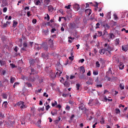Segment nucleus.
Here are the masks:
<instances>
[{
	"instance_id": "obj_12",
	"label": "nucleus",
	"mask_w": 128,
	"mask_h": 128,
	"mask_svg": "<svg viewBox=\"0 0 128 128\" xmlns=\"http://www.w3.org/2000/svg\"><path fill=\"white\" fill-rule=\"evenodd\" d=\"M29 64L30 66H34L36 65V60L32 58H30L29 60Z\"/></svg>"
},
{
	"instance_id": "obj_48",
	"label": "nucleus",
	"mask_w": 128,
	"mask_h": 128,
	"mask_svg": "<svg viewBox=\"0 0 128 128\" xmlns=\"http://www.w3.org/2000/svg\"><path fill=\"white\" fill-rule=\"evenodd\" d=\"M6 74V70H2L1 74H2V76H4Z\"/></svg>"
},
{
	"instance_id": "obj_38",
	"label": "nucleus",
	"mask_w": 128,
	"mask_h": 128,
	"mask_svg": "<svg viewBox=\"0 0 128 128\" xmlns=\"http://www.w3.org/2000/svg\"><path fill=\"white\" fill-rule=\"evenodd\" d=\"M79 78L80 80H86V76L84 75V74H82L81 76H80L79 77Z\"/></svg>"
},
{
	"instance_id": "obj_22",
	"label": "nucleus",
	"mask_w": 128,
	"mask_h": 128,
	"mask_svg": "<svg viewBox=\"0 0 128 128\" xmlns=\"http://www.w3.org/2000/svg\"><path fill=\"white\" fill-rule=\"evenodd\" d=\"M34 48H35V50H40V48H42V46L40 47V44H35Z\"/></svg>"
},
{
	"instance_id": "obj_21",
	"label": "nucleus",
	"mask_w": 128,
	"mask_h": 128,
	"mask_svg": "<svg viewBox=\"0 0 128 128\" xmlns=\"http://www.w3.org/2000/svg\"><path fill=\"white\" fill-rule=\"evenodd\" d=\"M80 72H82V74L86 72V69L84 68V66H80Z\"/></svg>"
},
{
	"instance_id": "obj_29",
	"label": "nucleus",
	"mask_w": 128,
	"mask_h": 128,
	"mask_svg": "<svg viewBox=\"0 0 128 128\" xmlns=\"http://www.w3.org/2000/svg\"><path fill=\"white\" fill-rule=\"evenodd\" d=\"M6 62V60H0V66H4Z\"/></svg>"
},
{
	"instance_id": "obj_5",
	"label": "nucleus",
	"mask_w": 128,
	"mask_h": 128,
	"mask_svg": "<svg viewBox=\"0 0 128 128\" xmlns=\"http://www.w3.org/2000/svg\"><path fill=\"white\" fill-rule=\"evenodd\" d=\"M96 82V86L97 88H102V81L98 80V78H97L95 80Z\"/></svg>"
},
{
	"instance_id": "obj_37",
	"label": "nucleus",
	"mask_w": 128,
	"mask_h": 128,
	"mask_svg": "<svg viewBox=\"0 0 128 128\" xmlns=\"http://www.w3.org/2000/svg\"><path fill=\"white\" fill-rule=\"evenodd\" d=\"M2 106L5 108H8V102H4L2 104Z\"/></svg>"
},
{
	"instance_id": "obj_17",
	"label": "nucleus",
	"mask_w": 128,
	"mask_h": 128,
	"mask_svg": "<svg viewBox=\"0 0 128 128\" xmlns=\"http://www.w3.org/2000/svg\"><path fill=\"white\" fill-rule=\"evenodd\" d=\"M99 52L100 54H104L105 52H106V51L104 48H103L99 50Z\"/></svg>"
},
{
	"instance_id": "obj_33",
	"label": "nucleus",
	"mask_w": 128,
	"mask_h": 128,
	"mask_svg": "<svg viewBox=\"0 0 128 128\" xmlns=\"http://www.w3.org/2000/svg\"><path fill=\"white\" fill-rule=\"evenodd\" d=\"M30 70L31 73L30 74H34H34H36V70H34V68H32Z\"/></svg>"
},
{
	"instance_id": "obj_28",
	"label": "nucleus",
	"mask_w": 128,
	"mask_h": 128,
	"mask_svg": "<svg viewBox=\"0 0 128 128\" xmlns=\"http://www.w3.org/2000/svg\"><path fill=\"white\" fill-rule=\"evenodd\" d=\"M14 122H12V121H10V124H9V126L10 128H14Z\"/></svg>"
},
{
	"instance_id": "obj_20",
	"label": "nucleus",
	"mask_w": 128,
	"mask_h": 128,
	"mask_svg": "<svg viewBox=\"0 0 128 128\" xmlns=\"http://www.w3.org/2000/svg\"><path fill=\"white\" fill-rule=\"evenodd\" d=\"M51 114L52 116H56L58 114V110L56 109H54L52 110L51 111Z\"/></svg>"
},
{
	"instance_id": "obj_36",
	"label": "nucleus",
	"mask_w": 128,
	"mask_h": 128,
	"mask_svg": "<svg viewBox=\"0 0 128 128\" xmlns=\"http://www.w3.org/2000/svg\"><path fill=\"white\" fill-rule=\"evenodd\" d=\"M100 122L101 124H104V118L102 117L101 119L100 120Z\"/></svg>"
},
{
	"instance_id": "obj_63",
	"label": "nucleus",
	"mask_w": 128,
	"mask_h": 128,
	"mask_svg": "<svg viewBox=\"0 0 128 128\" xmlns=\"http://www.w3.org/2000/svg\"><path fill=\"white\" fill-rule=\"evenodd\" d=\"M44 2L46 4L48 5V4H50V0H44Z\"/></svg>"
},
{
	"instance_id": "obj_15",
	"label": "nucleus",
	"mask_w": 128,
	"mask_h": 128,
	"mask_svg": "<svg viewBox=\"0 0 128 128\" xmlns=\"http://www.w3.org/2000/svg\"><path fill=\"white\" fill-rule=\"evenodd\" d=\"M73 8L76 10H78L80 8V4H74L73 5Z\"/></svg>"
},
{
	"instance_id": "obj_19",
	"label": "nucleus",
	"mask_w": 128,
	"mask_h": 128,
	"mask_svg": "<svg viewBox=\"0 0 128 128\" xmlns=\"http://www.w3.org/2000/svg\"><path fill=\"white\" fill-rule=\"evenodd\" d=\"M108 38H110V40H114V38H116V36L114 34V33H110L109 34H108Z\"/></svg>"
},
{
	"instance_id": "obj_45",
	"label": "nucleus",
	"mask_w": 128,
	"mask_h": 128,
	"mask_svg": "<svg viewBox=\"0 0 128 128\" xmlns=\"http://www.w3.org/2000/svg\"><path fill=\"white\" fill-rule=\"evenodd\" d=\"M111 13L110 12H108L107 14H106V18H111Z\"/></svg>"
},
{
	"instance_id": "obj_16",
	"label": "nucleus",
	"mask_w": 128,
	"mask_h": 128,
	"mask_svg": "<svg viewBox=\"0 0 128 128\" xmlns=\"http://www.w3.org/2000/svg\"><path fill=\"white\" fill-rule=\"evenodd\" d=\"M92 10L90 9H86L85 10V14H88V16H90V14H92Z\"/></svg>"
},
{
	"instance_id": "obj_9",
	"label": "nucleus",
	"mask_w": 128,
	"mask_h": 128,
	"mask_svg": "<svg viewBox=\"0 0 128 128\" xmlns=\"http://www.w3.org/2000/svg\"><path fill=\"white\" fill-rule=\"evenodd\" d=\"M24 104V103L22 102H18L17 106H20V108H26V105Z\"/></svg>"
},
{
	"instance_id": "obj_47",
	"label": "nucleus",
	"mask_w": 128,
	"mask_h": 128,
	"mask_svg": "<svg viewBox=\"0 0 128 128\" xmlns=\"http://www.w3.org/2000/svg\"><path fill=\"white\" fill-rule=\"evenodd\" d=\"M96 68H100V62H98V61L96 62Z\"/></svg>"
},
{
	"instance_id": "obj_13",
	"label": "nucleus",
	"mask_w": 128,
	"mask_h": 128,
	"mask_svg": "<svg viewBox=\"0 0 128 128\" xmlns=\"http://www.w3.org/2000/svg\"><path fill=\"white\" fill-rule=\"evenodd\" d=\"M119 70H124V65L122 62H120L118 64Z\"/></svg>"
},
{
	"instance_id": "obj_2",
	"label": "nucleus",
	"mask_w": 128,
	"mask_h": 128,
	"mask_svg": "<svg viewBox=\"0 0 128 128\" xmlns=\"http://www.w3.org/2000/svg\"><path fill=\"white\" fill-rule=\"evenodd\" d=\"M51 38H49L48 40V44L50 46V48H54V38H56V34H54L50 36Z\"/></svg>"
},
{
	"instance_id": "obj_39",
	"label": "nucleus",
	"mask_w": 128,
	"mask_h": 128,
	"mask_svg": "<svg viewBox=\"0 0 128 128\" xmlns=\"http://www.w3.org/2000/svg\"><path fill=\"white\" fill-rule=\"evenodd\" d=\"M42 124V120H39L38 122H37V126L38 128H40V124Z\"/></svg>"
},
{
	"instance_id": "obj_3",
	"label": "nucleus",
	"mask_w": 128,
	"mask_h": 128,
	"mask_svg": "<svg viewBox=\"0 0 128 128\" xmlns=\"http://www.w3.org/2000/svg\"><path fill=\"white\" fill-rule=\"evenodd\" d=\"M26 80L30 82H36V78H34V75L32 74H30L28 77H26Z\"/></svg>"
},
{
	"instance_id": "obj_49",
	"label": "nucleus",
	"mask_w": 128,
	"mask_h": 128,
	"mask_svg": "<svg viewBox=\"0 0 128 128\" xmlns=\"http://www.w3.org/2000/svg\"><path fill=\"white\" fill-rule=\"evenodd\" d=\"M42 56L44 58H48V55H46V54H42Z\"/></svg>"
},
{
	"instance_id": "obj_7",
	"label": "nucleus",
	"mask_w": 128,
	"mask_h": 128,
	"mask_svg": "<svg viewBox=\"0 0 128 128\" xmlns=\"http://www.w3.org/2000/svg\"><path fill=\"white\" fill-rule=\"evenodd\" d=\"M28 43L26 42H24L23 43V48L20 49V52L22 54H24V52H28Z\"/></svg>"
},
{
	"instance_id": "obj_35",
	"label": "nucleus",
	"mask_w": 128,
	"mask_h": 128,
	"mask_svg": "<svg viewBox=\"0 0 128 128\" xmlns=\"http://www.w3.org/2000/svg\"><path fill=\"white\" fill-rule=\"evenodd\" d=\"M116 46H118L120 44V38H116L115 40Z\"/></svg>"
},
{
	"instance_id": "obj_4",
	"label": "nucleus",
	"mask_w": 128,
	"mask_h": 128,
	"mask_svg": "<svg viewBox=\"0 0 128 128\" xmlns=\"http://www.w3.org/2000/svg\"><path fill=\"white\" fill-rule=\"evenodd\" d=\"M8 84V79H4L2 81H0V87L4 88V86H7Z\"/></svg>"
},
{
	"instance_id": "obj_41",
	"label": "nucleus",
	"mask_w": 128,
	"mask_h": 128,
	"mask_svg": "<svg viewBox=\"0 0 128 128\" xmlns=\"http://www.w3.org/2000/svg\"><path fill=\"white\" fill-rule=\"evenodd\" d=\"M94 102L93 100H90L89 102L88 103L89 106H94V102Z\"/></svg>"
},
{
	"instance_id": "obj_43",
	"label": "nucleus",
	"mask_w": 128,
	"mask_h": 128,
	"mask_svg": "<svg viewBox=\"0 0 128 128\" xmlns=\"http://www.w3.org/2000/svg\"><path fill=\"white\" fill-rule=\"evenodd\" d=\"M2 96L3 98L6 100V98H8V94H4L2 95Z\"/></svg>"
},
{
	"instance_id": "obj_1",
	"label": "nucleus",
	"mask_w": 128,
	"mask_h": 128,
	"mask_svg": "<svg viewBox=\"0 0 128 128\" xmlns=\"http://www.w3.org/2000/svg\"><path fill=\"white\" fill-rule=\"evenodd\" d=\"M104 48H105V50H106V52H108L109 54H110V52H112L114 48V46H110V44H108V43H106L105 44H104Z\"/></svg>"
},
{
	"instance_id": "obj_57",
	"label": "nucleus",
	"mask_w": 128,
	"mask_h": 128,
	"mask_svg": "<svg viewBox=\"0 0 128 128\" xmlns=\"http://www.w3.org/2000/svg\"><path fill=\"white\" fill-rule=\"evenodd\" d=\"M116 114H120V110L118 108L116 109Z\"/></svg>"
},
{
	"instance_id": "obj_27",
	"label": "nucleus",
	"mask_w": 128,
	"mask_h": 128,
	"mask_svg": "<svg viewBox=\"0 0 128 128\" xmlns=\"http://www.w3.org/2000/svg\"><path fill=\"white\" fill-rule=\"evenodd\" d=\"M85 108L86 107L84 106V104L82 103L79 106V110H84Z\"/></svg>"
},
{
	"instance_id": "obj_25",
	"label": "nucleus",
	"mask_w": 128,
	"mask_h": 128,
	"mask_svg": "<svg viewBox=\"0 0 128 128\" xmlns=\"http://www.w3.org/2000/svg\"><path fill=\"white\" fill-rule=\"evenodd\" d=\"M18 22L16 20H13V24H12V27L13 28H16V26H18Z\"/></svg>"
},
{
	"instance_id": "obj_31",
	"label": "nucleus",
	"mask_w": 128,
	"mask_h": 128,
	"mask_svg": "<svg viewBox=\"0 0 128 128\" xmlns=\"http://www.w3.org/2000/svg\"><path fill=\"white\" fill-rule=\"evenodd\" d=\"M50 76H51V78L54 80V78H56V74L54 72H52L50 74Z\"/></svg>"
},
{
	"instance_id": "obj_59",
	"label": "nucleus",
	"mask_w": 128,
	"mask_h": 128,
	"mask_svg": "<svg viewBox=\"0 0 128 128\" xmlns=\"http://www.w3.org/2000/svg\"><path fill=\"white\" fill-rule=\"evenodd\" d=\"M56 104H58V102H56V101H54V103L52 102V106H56Z\"/></svg>"
},
{
	"instance_id": "obj_24",
	"label": "nucleus",
	"mask_w": 128,
	"mask_h": 128,
	"mask_svg": "<svg viewBox=\"0 0 128 128\" xmlns=\"http://www.w3.org/2000/svg\"><path fill=\"white\" fill-rule=\"evenodd\" d=\"M103 26L105 30H110V26L108 24H104Z\"/></svg>"
},
{
	"instance_id": "obj_58",
	"label": "nucleus",
	"mask_w": 128,
	"mask_h": 128,
	"mask_svg": "<svg viewBox=\"0 0 128 128\" xmlns=\"http://www.w3.org/2000/svg\"><path fill=\"white\" fill-rule=\"evenodd\" d=\"M8 26V24L6 23H4L2 26V28H6Z\"/></svg>"
},
{
	"instance_id": "obj_60",
	"label": "nucleus",
	"mask_w": 128,
	"mask_h": 128,
	"mask_svg": "<svg viewBox=\"0 0 128 128\" xmlns=\"http://www.w3.org/2000/svg\"><path fill=\"white\" fill-rule=\"evenodd\" d=\"M74 56H70L68 58L69 60H70L72 62V60H74Z\"/></svg>"
},
{
	"instance_id": "obj_53",
	"label": "nucleus",
	"mask_w": 128,
	"mask_h": 128,
	"mask_svg": "<svg viewBox=\"0 0 128 128\" xmlns=\"http://www.w3.org/2000/svg\"><path fill=\"white\" fill-rule=\"evenodd\" d=\"M108 32H106V30H104V34H103V36H108Z\"/></svg>"
},
{
	"instance_id": "obj_54",
	"label": "nucleus",
	"mask_w": 128,
	"mask_h": 128,
	"mask_svg": "<svg viewBox=\"0 0 128 128\" xmlns=\"http://www.w3.org/2000/svg\"><path fill=\"white\" fill-rule=\"evenodd\" d=\"M93 74H94V76H98V72L94 70V71H93Z\"/></svg>"
},
{
	"instance_id": "obj_46",
	"label": "nucleus",
	"mask_w": 128,
	"mask_h": 128,
	"mask_svg": "<svg viewBox=\"0 0 128 128\" xmlns=\"http://www.w3.org/2000/svg\"><path fill=\"white\" fill-rule=\"evenodd\" d=\"M2 4H4V6H8V2H6V0H2Z\"/></svg>"
},
{
	"instance_id": "obj_6",
	"label": "nucleus",
	"mask_w": 128,
	"mask_h": 128,
	"mask_svg": "<svg viewBox=\"0 0 128 128\" xmlns=\"http://www.w3.org/2000/svg\"><path fill=\"white\" fill-rule=\"evenodd\" d=\"M56 70H58V72H56V74L58 76H60V74H62V65L57 66Z\"/></svg>"
},
{
	"instance_id": "obj_64",
	"label": "nucleus",
	"mask_w": 128,
	"mask_h": 128,
	"mask_svg": "<svg viewBox=\"0 0 128 128\" xmlns=\"http://www.w3.org/2000/svg\"><path fill=\"white\" fill-rule=\"evenodd\" d=\"M84 114H86V112H88V110L86 107L84 108Z\"/></svg>"
},
{
	"instance_id": "obj_55",
	"label": "nucleus",
	"mask_w": 128,
	"mask_h": 128,
	"mask_svg": "<svg viewBox=\"0 0 128 128\" xmlns=\"http://www.w3.org/2000/svg\"><path fill=\"white\" fill-rule=\"evenodd\" d=\"M38 112H40V110H42V112H44V107L38 108Z\"/></svg>"
},
{
	"instance_id": "obj_18",
	"label": "nucleus",
	"mask_w": 128,
	"mask_h": 128,
	"mask_svg": "<svg viewBox=\"0 0 128 128\" xmlns=\"http://www.w3.org/2000/svg\"><path fill=\"white\" fill-rule=\"evenodd\" d=\"M50 68V66H46L44 69L46 72H47L48 74H49L50 72H52V70Z\"/></svg>"
},
{
	"instance_id": "obj_32",
	"label": "nucleus",
	"mask_w": 128,
	"mask_h": 128,
	"mask_svg": "<svg viewBox=\"0 0 128 128\" xmlns=\"http://www.w3.org/2000/svg\"><path fill=\"white\" fill-rule=\"evenodd\" d=\"M16 82V78L14 77H11L10 80V82L11 84H14Z\"/></svg>"
},
{
	"instance_id": "obj_61",
	"label": "nucleus",
	"mask_w": 128,
	"mask_h": 128,
	"mask_svg": "<svg viewBox=\"0 0 128 128\" xmlns=\"http://www.w3.org/2000/svg\"><path fill=\"white\" fill-rule=\"evenodd\" d=\"M66 110H70V106H68V105H66Z\"/></svg>"
},
{
	"instance_id": "obj_14",
	"label": "nucleus",
	"mask_w": 128,
	"mask_h": 128,
	"mask_svg": "<svg viewBox=\"0 0 128 128\" xmlns=\"http://www.w3.org/2000/svg\"><path fill=\"white\" fill-rule=\"evenodd\" d=\"M110 74H112V70L111 68H108V70L106 73V77L108 76Z\"/></svg>"
},
{
	"instance_id": "obj_50",
	"label": "nucleus",
	"mask_w": 128,
	"mask_h": 128,
	"mask_svg": "<svg viewBox=\"0 0 128 128\" xmlns=\"http://www.w3.org/2000/svg\"><path fill=\"white\" fill-rule=\"evenodd\" d=\"M80 84H76V88H77V90H80Z\"/></svg>"
},
{
	"instance_id": "obj_62",
	"label": "nucleus",
	"mask_w": 128,
	"mask_h": 128,
	"mask_svg": "<svg viewBox=\"0 0 128 128\" xmlns=\"http://www.w3.org/2000/svg\"><path fill=\"white\" fill-rule=\"evenodd\" d=\"M62 96L63 98H68V94H64V93H62Z\"/></svg>"
},
{
	"instance_id": "obj_30",
	"label": "nucleus",
	"mask_w": 128,
	"mask_h": 128,
	"mask_svg": "<svg viewBox=\"0 0 128 128\" xmlns=\"http://www.w3.org/2000/svg\"><path fill=\"white\" fill-rule=\"evenodd\" d=\"M64 86L67 88H68L70 87V84L68 82L66 81L64 84Z\"/></svg>"
},
{
	"instance_id": "obj_51",
	"label": "nucleus",
	"mask_w": 128,
	"mask_h": 128,
	"mask_svg": "<svg viewBox=\"0 0 128 128\" xmlns=\"http://www.w3.org/2000/svg\"><path fill=\"white\" fill-rule=\"evenodd\" d=\"M35 4H36V6H40L41 3L40 0H37L36 2L35 3Z\"/></svg>"
},
{
	"instance_id": "obj_26",
	"label": "nucleus",
	"mask_w": 128,
	"mask_h": 128,
	"mask_svg": "<svg viewBox=\"0 0 128 128\" xmlns=\"http://www.w3.org/2000/svg\"><path fill=\"white\" fill-rule=\"evenodd\" d=\"M54 10V7H52V6L50 5L48 6V12H52V10Z\"/></svg>"
},
{
	"instance_id": "obj_42",
	"label": "nucleus",
	"mask_w": 128,
	"mask_h": 128,
	"mask_svg": "<svg viewBox=\"0 0 128 128\" xmlns=\"http://www.w3.org/2000/svg\"><path fill=\"white\" fill-rule=\"evenodd\" d=\"M120 88L122 90H124V84H120Z\"/></svg>"
},
{
	"instance_id": "obj_11",
	"label": "nucleus",
	"mask_w": 128,
	"mask_h": 128,
	"mask_svg": "<svg viewBox=\"0 0 128 128\" xmlns=\"http://www.w3.org/2000/svg\"><path fill=\"white\" fill-rule=\"evenodd\" d=\"M70 28V30H74V28H76V24L74 22H71L69 24L68 26Z\"/></svg>"
},
{
	"instance_id": "obj_56",
	"label": "nucleus",
	"mask_w": 128,
	"mask_h": 128,
	"mask_svg": "<svg viewBox=\"0 0 128 128\" xmlns=\"http://www.w3.org/2000/svg\"><path fill=\"white\" fill-rule=\"evenodd\" d=\"M42 64H36V66H37V68H38V70H40V68H42Z\"/></svg>"
},
{
	"instance_id": "obj_10",
	"label": "nucleus",
	"mask_w": 128,
	"mask_h": 128,
	"mask_svg": "<svg viewBox=\"0 0 128 128\" xmlns=\"http://www.w3.org/2000/svg\"><path fill=\"white\" fill-rule=\"evenodd\" d=\"M75 22L76 24V28H80V19L76 18L75 20Z\"/></svg>"
},
{
	"instance_id": "obj_34",
	"label": "nucleus",
	"mask_w": 128,
	"mask_h": 128,
	"mask_svg": "<svg viewBox=\"0 0 128 128\" xmlns=\"http://www.w3.org/2000/svg\"><path fill=\"white\" fill-rule=\"evenodd\" d=\"M43 32H44L45 36H48V32H49L48 28H47V30H44Z\"/></svg>"
},
{
	"instance_id": "obj_40",
	"label": "nucleus",
	"mask_w": 128,
	"mask_h": 128,
	"mask_svg": "<svg viewBox=\"0 0 128 128\" xmlns=\"http://www.w3.org/2000/svg\"><path fill=\"white\" fill-rule=\"evenodd\" d=\"M26 86H28V88H32V84H30V82H26Z\"/></svg>"
},
{
	"instance_id": "obj_44",
	"label": "nucleus",
	"mask_w": 128,
	"mask_h": 128,
	"mask_svg": "<svg viewBox=\"0 0 128 128\" xmlns=\"http://www.w3.org/2000/svg\"><path fill=\"white\" fill-rule=\"evenodd\" d=\"M19 42H20V44L19 45L20 48H22V39L20 38L19 40Z\"/></svg>"
},
{
	"instance_id": "obj_23",
	"label": "nucleus",
	"mask_w": 128,
	"mask_h": 128,
	"mask_svg": "<svg viewBox=\"0 0 128 128\" xmlns=\"http://www.w3.org/2000/svg\"><path fill=\"white\" fill-rule=\"evenodd\" d=\"M128 48L127 45L122 46V50H123L124 52H128Z\"/></svg>"
},
{
	"instance_id": "obj_52",
	"label": "nucleus",
	"mask_w": 128,
	"mask_h": 128,
	"mask_svg": "<svg viewBox=\"0 0 128 128\" xmlns=\"http://www.w3.org/2000/svg\"><path fill=\"white\" fill-rule=\"evenodd\" d=\"M98 36H102V32L100 31H98Z\"/></svg>"
},
{
	"instance_id": "obj_8",
	"label": "nucleus",
	"mask_w": 128,
	"mask_h": 128,
	"mask_svg": "<svg viewBox=\"0 0 128 128\" xmlns=\"http://www.w3.org/2000/svg\"><path fill=\"white\" fill-rule=\"evenodd\" d=\"M40 46L41 48H43L44 50H48V46L46 42H42Z\"/></svg>"
}]
</instances>
